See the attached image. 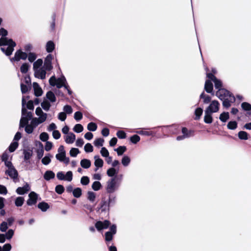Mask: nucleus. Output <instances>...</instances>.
Listing matches in <instances>:
<instances>
[{"label": "nucleus", "instance_id": "f257e3e1", "mask_svg": "<svg viewBox=\"0 0 251 251\" xmlns=\"http://www.w3.org/2000/svg\"><path fill=\"white\" fill-rule=\"evenodd\" d=\"M7 34L6 30L3 28L0 29V35L2 36L0 38V46H2L0 50L6 55L9 56L12 54L16 44L12 39L5 37Z\"/></svg>", "mask_w": 251, "mask_h": 251}, {"label": "nucleus", "instance_id": "f03ea898", "mask_svg": "<svg viewBox=\"0 0 251 251\" xmlns=\"http://www.w3.org/2000/svg\"><path fill=\"white\" fill-rule=\"evenodd\" d=\"M117 202V197L115 194H109L107 196H102L97 209L101 213H109L110 207L114 206Z\"/></svg>", "mask_w": 251, "mask_h": 251}, {"label": "nucleus", "instance_id": "7ed1b4c3", "mask_svg": "<svg viewBox=\"0 0 251 251\" xmlns=\"http://www.w3.org/2000/svg\"><path fill=\"white\" fill-rule=\"evenodd\" d=\"M216 96L223 100V106L227 108L231 105V103L235 101L234 96L225 89H219L216 92Z\"/></svg>", "mask_w": 251, "mask_h": 251}, {"label": "nucleus", "instance_id": "20e7f679", "mask_svg": "<svg viewBox=\"0 0 251 251\" xmlns=\"http://www.w3.org/2000/svg\"><path fill=\"white\" fill-rule=\"evenodd\" d=\"M50 84L52 86H56L58 88L64 87L67 88L68 83L64 76L62 75L60 77L56 78L54 75L52 76L49 79Z\"/></svg>", "mask_w": 251, "mask_h": 251}, {"label": "nucleus", "instance_id": "39448f33", "mask_svg": "<svg viewBox=\"0 0 251 251\" xmlns=\"http://www.w3.org/2000/svg\"><path fill=\"white\" fill-rule=\"evenodd\" d=\"M25 98H22V115L20 120V126H29L28 121L31 119L32 114L30 112H27L26 109L25 108Z\"/></svg>", "mask_w": 251, "mask_h": 251}, {"label": "nucleus", "instance_id": "423d86ee", "mask_svg": "<svg viewBox=\"0 0 251 251\" xmlns=\"http://www.w3.org/2000/svg\"><path fill=\"white\" fill-rule=\"evenodd\" d=\"M35 113L38 117L33 119L32 122L34 124L39 125L43 123L46 120L47 115L43 112L40 107H38L36 109Z\"/></svg>", "mask_w": 251, "mask_h": 251}, {"label": "nucleus", "instance_id": "0eeeda50", "mask_svg": "<svg viewBox=\"0 0 251 251\" xmlns=\"http://www.w3.org/2000/svg\"><path fill=\"white\" fill-rule=\"evenodd\" d=\"M182 135H178L176 137V140L180 141L185 138L193 136L195 134V131L194 129H188L185 126H183L181 129Z\"/></svg>", "mask_w": 251, "mask_h": 251}, {"label": "nucleus", "instance_id": "6e6552de", "mask_svg": "<svg viewBox=\"0 0 251 251\" xmlns=\"http://www.w3.org/2000/svg\"><path fill=\"white\" fill-rule=\"evenodd\" d=\"M117 189L116 178L112 177L107 182L106 192L109 194L113 193Z\"/></svg>", "mask_w": 251, "mask_h": 251}, {"label": "nucleus", "instance_id": "1a4fd4ad", "mask_svg": "<svg viewBox=\"0 0 251 251\" xmlns=\"http://www.w3.org/2000/svg\"><path fill=\"white\" fill-rule=\"evenodd\" d=\"M27 57V54L26 52L22 51L21 50H19L16 51L14 56L10 58L11 62L19 61L21 59L25 60Z\"/></svg>", "mask_w": 251, "mask_h": 251}, {"label": "nucleus", "instance_id": "9d476101", "mask_svg": "<svg viewBox=\"0 0 251 251\" xmlns=\"http://www.w3.org/2000/svg\"><path fill=\"white\" fill-rule=\"evenodd\" d=\"M219 102L217 100H214L211 101L205 110L207 111V112L211 113H216L219 111Z\"/></svg>", "mask_w": 251, "mask_h": 251}, {"label": "nucleus", "instance_id": "9b49d317", "mask_svg": "<svg viewBox=\"0 0 251 251\" xmlns=\"http://www.w3.org/2000/svg\"><path fill=\"white\" fill-rule=\"evenodd\" d=\"M207 77L210 79L211 80L213 81L215 84V87L216 89H222V81L220 80L217 79L212 73H207L206 74Z\"/></svg>", "mask_w": 251, "mask_h": 251}, {"label": "nucleus", "instance_id": "f8f14e48", "mask_svg": "<svg viewBox=\"0 0 251 251\" xmlns=\"http://www.w3.org/2000/svg\"><path fill=\"white\" fill-rule=\"evenodd\" d=\"M52 58V55L50 54H49L45 59L43 67L47 71H50L52 69L51 63Z\"/></svg>", "mask_w": 251, "mask_h": 251}, {"label": "nucleus", "instance_id": "ddd939ff", "mask_svg": "<svg viewBox=\"0 0 251 251\" xmlns=\"http://www.w3.org/2000/svg\"><path fill=\"white\" fill-rule=\"evenodd\" d=\"M29 199L26 201L28 206H31L36 203L38 199V195L34 192H31L28 195Z\"/></svg>", "mask_w": 251, "mask_h": 251}, {"label": "nucleus", "instance_id": "4468645a", "mask_svg": "<svg viewBox=\"0 0 251 251\" xmlns=\"http://www.w3.org/2000/svg\"><path fill=\"white\" fill-rule=\"evenodd\" d=\"M46 71L44 67L36 70L34 71V76L38 78L44 79L46 78Z\"/></svg>", "mask_w": 251, "mask_h": 251}, {"label": "nucleus", "instance_id": "2eb2a0df", "mask_svg": "<svg viewBox=\"0 0 251 251\" xmlns=\"http://www.w3.org/2000/svg\"><path fill=\"white\" fill-rule=\"evenodd\" d=\"M29 190V185L26 182L24 186L18 187L16 190V192L18 194L22 195L27 193Z\"/></svg>", "mask_w": 251, "mask_h": 251}, {"label": "nucleus", "instance_id": "dca6fc26", "mask_svg": "<svg viewBox=\"0 0 251 251\" xmlns=\"http://www.w3.org/2000/svg\"><path fill=\"white\" fill-rule=\"evenodd\" d=\"M136 133L145 136H153L155 135V132L152 131L149 128H141L136 131Z\"/></svg>", "mask_w": 251, "mask_h": 251}, {"label": "nucleus", "instance_id": "f3484780", "mask_svg": "<svg viewBox=\"0 0 251 251\" xmlns=\"http://www.w3.org/2000/svg\"><path fill=\"white\" fill-rule=\"evenodd\" d=\"M5 174H7L14 180L18 178V173L15 168L7 170L5 171Z\"/></svg>", "mask_w": 251, "mask_h": 251}, {"label": "nucleus", "instance_id": "a211bd4d", "mask_svg": "<svg viewBox=\"0 0 251 251\" xmlns=\"http://www.w3.org/2000/svg\"><path fill=\"white\" fill-rule=\"evenodd\" d=\"M94 165L96 167V168L95 169V171H97V170L100 168H101L103 166V161L102 159H101L99 155H95L94 156Z\"/></svg>", "mask_w": 251, "mask_h": 251}, {"label": "nucleus", "instance_id": "6ab92c4d", "mask_svg": "<svg viewBox=\"0 0 251 251\" xmlns=\"http://www.w3.org/2000/svg\"><path fill=\"white\" fill-rule=\"evenodd\" d=\"M39 148L36 150V152L37 153V158L38 160H40L43 158L44 153V146L42 143L41 142H39Z\"/></svg>", "mask_w": 251, "mask_h": 251}, {"label": "nucleus", "instance_id": "aec40b11", "mask_svg": "<svg viewBox=\"0 0 251 251\" xmlns=\"http://www.w3.org/2000/svg\"><path fill=\"white\" fill-rule=\"evenodd\" d=\"M211 80H206L205 82L204 89L206 92L212 93L213 92V86Z\"/></svg>", "mask_w": 251, "mask_h": 251}, {"label": "nucleus", "instance_id": "412c9836", "mask_svg": "<svg viewBox=\"0 0 251 251\" xmlns=\"http://www.w3.org/2000/svg\"><path fill=\"white\" fill-rule=\"evenodd\" d=\"M33 87L34 90V94L36 96L39 97L42 95V90L37 83L33 82Z\"/></svg>", "mask_w": 251, "mask_h": 251}, {"label": "nucleus", "instance_id": "4be33fe9", "mask_svg": "<svg viewBox=\"0 0 251 251\" xmlns=\"http://www.w3.org/2000/svg\"><path fill=\"white\" fill-rule=\"evenodd\" d=\"M24 159L25 161L29 160L33 155V151L32 150L27 149L24 150L23 151Z\"/></svg>", "mask_w": 251, "mask_h": 251}, {"label": "nucleus", "instance_id": "5701e85b", "mask_svg": "<svg viewBox=\"0 0 251 251\" xmlns=\"http://www.w3.org/2000/svg\"><path fill=\"white\" fill-rule=\"evenodd\" d=\"M54 177L55 174L53 171L50 170L46 171L44 175V178L47 181H49L51 179H53L54 178Z\"/></svg>", "mask_w": 251, "mask_h": 251}, {"label": "nucleus", "instance_id": "b1692460", "mask_svg": "<svg viewBox=\"0 0 251 251\" xmlns=\"http://www.w3.org/2000/svg\"><path fill=\"white\" fill-rule=\"evenodd\" d=\"M52 155L50 153H47L46 155L42 158L41 162L42 163L45 165H48L51 162V158Z\"/></svg>", "mask_w": 251, "mask_h": 251}, {"label": "nucleus", "instance_id": "393cba45", "mask_svg": "<svg viewBox=\"0 0 251 251\" xmlns=\"http://www.w3.org/2000/svg\"><path fill=\"white\" fill-rule=\"evenodd\" d=\"M119 172V170L112 167L108 169L107 171V175L110 177H117V175Z\"/></svg>", "mask_w": 251, "mask_h": 251}, {"label": "nucleus", "instance_id": "a878e982", "mask_svg": "<svg viewBox=\"0 0 251 251\" xmlns=\"http://www.w3.org/2000/svg\"><path fill=\"white\" fill-rule=\"evenodd\" d=\"M75 139V134L72 132H70L69 133V135L66 136L65 142L67 144H72L74 142Z\"/></svg>", "mask_w": 251, "mask_h": 251}, {"label": "nucleus", "instance_id": "bb28decb", "mask_svg": "<svg viewBox=\"0 0 251 251\" xmlns=\"http://www.w3.org/2000/svg\"><path fill=\"white\" fill-rule=\"evenodd\" d=\"M37 207L42 211L46 212L50 208V205L48 203L42 201L38 204Z\"/></svg>", "mask_w": 251, "mask_h": 251}, {"label": "nucleus", "instance_id": "cd10ccee", "mask_svg": "<svg viewBox=\"0 0 251 251\" xmlns=\"http://www.w3.org/2000/svg\"><path fill=\"white\" fill-rule=\"evenodd\" d=\"M55 48V45L52 41H48L46 45V51L49 52H51L53 51Z\"/></svg>", "mask_w": 251, "mask_h": 251}, {"label": "nucleus", "instance_id": "c85d7f7f", "mask_svg": "<svg viewBox=\"0 0 251 251\" xmlns=\"http://www.w3.org/2000/svg\"><path fill=\"white\" fill-rule=\"evenodd\" d=\"M91 162L90 160L87 159H83L80 161V165L84 169H88L90 167Z\"/></svg>", "mask_w": 251, "mask_h": 251}, {"label": "nucleus", "instance_id": "c756f323", "mask_svg": "<svg viewBox=\"0 0 251 251\" xmlns=\"http://www.w3.org/2000/svg\"><path fill=\"white\" fill-rule=\"evenodd\" d=\"M43 60L42 59H38L35 61L33 64V71L42 68L41 66L43 65Z\"/></svg>", "mask_w": 251, "mask_h": 251}, {"label": "nucleus", "instance_id": "7c9ffc66", "mask_svg": "<svg viewBox=\"0 0 251 251\" xmlns=\"http://www.w3.org/2000/svg\"><path fill=\"white\" fill-rule=\"evenodd\" d=\"M126 147L125 146H120L114 151L117 152L118 156H121L126 151Z\"/></svg>", "mask_w": 251, "mask_h": 251}, {"label": "nucleus", "instance_id": "2f4dec72", "mask_svg": "<svg viewBox=\"0 0 251 251\" xmlns=\"http://www.w3.org/2000/svg\"><path fill=\"white\" fill-rule=\"evenodd\" d=\"M238 138L240 140H247L249 139V134L244 131H240L238 133Z\"/></svg>", "mask_w": 251, "mask_h": 251}, {"label": "nucleus", "instance_id": "473e14b6", "mask_svg": "<svg viewBox=\"0 0 251 251\" xmlns=\"http://www.w3.org/2000/svg\"><path fill=\"white\" fill-rule=\"evenodd\" d=\"M19 144L17 141H13L8 147V150L10 152H14L18 147Z\"/></svg>", "mask_w": 251, "mask_h": 251}, {"label": "nucleus", "instance_id": "72a5a7b5", "mask_svg": "<svg viewBox=\"0 0 251 251\" xmlns=\"http://www.w3.org/2000/svg\"><path fill=\"white\" fill-rule=\"evenodd\" d=\"M211 114L210 112H207V111H205V116L204 118V120L205 123L206 124H210L212 121V118L211 116Z\"/></svg>", "mask_w": 251, "mask_h": 251}, {"label": "nucleus", "instance_id": "f704fd0d", "mask_svg": "<svg viewBox=\"0 0 251 251\" xmlns=\"http://www.w3.org/2000/svg\"><path fill=\"white\" fill-rule=\"evenodd\" d=\"M73 194L74 197L78 198L82 195V190L79 187L75 188L73 191Z\"/></svg>", "mask_w": 251, "mask_h": 251}, {"label": "nucleus", "instance_id": "c9c22d12", "mask_svg": "<svg viewBox=\"0 0 251 251\" xmlns=\"http://www.w3.org/2000/svg\"><path fill=\"white\" fill-rule=\"evenodd\" d=\"M46 98L51 102H54L56 100L55 96L54 93L51 91H49L47 93Z\"/></svg>", "mask_w": 251, "mask_h": 251}, {"label": "nucleus", "instance_id": "e433bc0d", "mask_svg": "<svg viewBox=\"0 0 251 251\" xmlns=\"http://www.w3.org/2000/svg\"><path fill=\"white\" fill-rule=\"evenodd\" d=\"M102 186L100 182L99 181H95L92 185V188L96 191H99L101 188Z\"/></svg>", "mask_w": 251, "mask_h": 251}, {"label": "nucleus", "instance_id": "4c0bfd02", "mask_svg": "<svg viewBox=\"0 0 251 251\" xmlns=\"http://www.w3.org/2000/svg\"><path fill=\"white\" fill-rule=\"evenodd\" d=\"M24 198L22 197H17L15 201V205L17 207L22 206L24 202Z\"/></svg>", "mask_w": 251, "mask_h": 251}, {"label": "nucleus", "instance_id": "58836bf2", "mask_svg": "<svg viewBox=\"0 0 251 251\" xmlns=\"http://www.w3.org/2000/svg\"><path fill=\"white\" fill-rule=\"evenodd\" d=\"M140 140V137L137 134H134L129 138V141L133 144H136Z\"/></svg>", "mask_w": 251, "mask_h": 251}, {"label": "nucleus", "instance_id": "ea45409f", "mask_svg": "<svg viewBox=\"0 0 251 251\" xmlns=\"http://www.w3.org/2000/svg\"><path fill=\"white\" fill-rule=\"evenodd\" d=\"M130 162V158L127 155H124L122 159V163L125 167L127 166Z\"/></svg>", "mask_w": 251, "mask_h": 251}, {"label": "nucleus", "instance_id": "a19ab883", "mask_svg": "<svg viewBox=\"0 0 251 251\" xmlns=\"http://www.w3.org/2000/svg\"><path fill=\"white\" fill-rule=\"evenodd\" d=\"M42 107L45 111H48L49 110L50 104V103L47 100H45L41 104Z\"/></svg>", "mask_w": 251, "mask_h": 251}, {"label": "nucleus", "instance_id": "79ce46f5", "mask_svg": "<svg viewBox=\"0 0 251 251\" xmlns=\"http://www.w3.org/2000/svg\"><path fill=\"white\" fill-rule=\"evenodd\" d=\"M87 199L91 202H94L96 199V194L92 191H89L87 193Z\"/></svg>", "mask_w": 251, "mask_h": 251}, {"label": "nucleus", "instance_id": "37998d69", "mask_svg": "<svg viewBox=\"0 0 251 251\" xmlns=\"http://www.w3.org/2000/svg\"><path fill=\"white\" fill-rule=\"evenodd\" d=\"M55 190L58 194L61 195L64 193L65 188L62 185L59 184L56 186Z\"/></svg>", "mask_w": 251, "mask_h": 251}, {"label": "nucleus", "instance_id": "c03bdc74", "mask_svg": "<svg viewBox=\"0 0 251 251\" xmlns=\"http://www.w3.org/2000/svg\"><path fill=\"white\" fill-rule=\"evenodd\" d=\"M29 65L28 63H25L22 64L20 68L21 72L23 74H25L28 71Z\"/></svg>", "mask_w": 251, "mask_h": 251}, {"label": "nucleus", "instance_id": "a18cd8bd", "mask_svg": "<svg viewBox=\"0 0 251 251\" xmlns=\"http://www.w3.org/2000/svg\"><path fill=\"white\" fill-rule=\"evenodd\" d=\"M14 234V230H13L12 229H9L6 232V233L4 234V236H5L7 240H10L13 236Z\"/></svg>", "mask_w": 251, "mask_h": 251}, {"label": "nucleus", "instance_id": "49530a36", "mask_svg": "<svg viewBox=\"0 0 251 251\" xmlns=\"http://www.w3.org/2000/svg\"><path fill=\"white\" fill-rule=\"evenodd\" d=\"M80 151L77 148H72L70 151V155L72 157H76Z\"/></svg>", "mask_w": 251, "mask_h": 251}, {"label": "nucleus", "instance_id": "de8ad7c7", "mask_svg": "<svg viewBox=\"0 0 251 251\" xmlns=\"http://www.w3.org/2000/svg\"><path fill=\"white\" fill-rule=\"evenodd\" d=\"M117 137L121 139H124L126 138V133L123 130H118L116 133Z\"/></svg>", "mask_w": 251, "mask_h": 251}, {"label": "nucleus", "instance_id": "09e8293b", "mask_svg": "<svg viewBox=\"0 0 251 251\" xmlns=\"http://www.w3.org/2000/svg\"><path fill=\"white\" fill-rule=\"evenodd\" d=\"M200 98L201 99H203V102L204 103H209L211 100V98L208 96H206L204 94V92H202L201 95H200Z\"/></svg>", "mask_w": 251, "mask_h": 251}, {"label": "nucleus", "instance_id": "8fccbe9b", "mask_svg": "<svg viewBox=\"0 0 251 251\" xmlns=\"http://www.w3.org/2000/svg\"><path fill=\"white\" fill-rule=\"evenodd\" d=\"M221 121L223 122H226L229 118V114L228 112H223L222 113L219 117Z\"/></svg>", "mask_w": 251, "mask_h": 251}, {"label": "nucleus", "instance_id": "3c124183", "mask_svg": "<svg viewBox=\"0 0 251 251\" xmlns=\"http://www.w3.org/2000/svg\"><path fill=\"white\" fill-rule=\"evenodd\" d=\"M104 141L103 139L99 138L96 139L95 140L94 144L95 146L96 147H101L103 146Z\"/></svg>", "mask_w": 251, "mask_h": 251}, {"label": "nucleus", "instance_id": "603ef678", "mask_svg": "<svg viewBox=\"0 0 251 251\" xmlns=\"http://www.w3.org/2000/svg\"><path fill=\"white\" fill-rule=\"evenodd\" d=\"M49 135L47 132H42L40 135V139L42 142H47L49 139Z\"/></svg>", "mask_w": 251, "mask_h": 251}, {"label": "nucleus", "instance_id": "864d4df0", "mask_svg": "<svg viewBox=\"0 0 251 251\" xmlns=\"http://www.w3.org/2000/svg\"><path fill=\"white\" fill-rule=\"evenodd\" d=\"M84 149L86 152H91L93 151V147L90 143H87L84 146Z\"/></svg>", "mask_w": 251, "mask_h": 251}, {"label": "nucleus", "instance_id": "5fc2aeb1", "mask_svg": "<svg viewBox=\"0 0 251 251\" xmlns=\"http://www.w3.org/2000/svg\"><path fill=\"white\" fill-rule=\"evenodd\" d=\"M73 179V173L72 171H68L65 175V180L69 182L71 181Z\"/></svg>", "mask_w": 251, "mask_h": 251}, {"label": "nucleus", "instance_id": "6e6d98bb", "mask_svg": "<svg viewBox=\"0 0 251 251\" xmlns=\"http://www.w3.org/2000/svg\"><path fill=\"white\" fill-rule=\"evenodd\" d=\"M90 179L89 177L87 176H83L80 180V183L83 185H87L89 184Z\"/></svg>", "mask_w": 251, "mask_h": 251}, {"label": "nucleus", "instance_id": "4d7b16f0", "mask_svg": "<svg viewBox=\"0 0 251 251\" xmlns=\"http://www.w3.org/2000/svg\"><path fill=\"white\" fill-rule=\"evenodd\" d=\"M28 60L30 62H33L37 58V55L35 53L29 52L27 55Z\"/></svg>", "mask_w": 251, "mask_h": 251}, {"label": "nucleus", "instance_id": "13d9d810", "mask_svg": "<svg viewBox=\"0 0 251 251\" xmlns=\"http://www.w3.org/2000/svg\"><path fill=\"white\" fill-rule=\"evenodd\" d=\"M203 112V110L201 108L199 107L197 108L195 111V114L196 116V119H198L200 118V116L201 115Z\"/></svg>", "mask_w": 251, "mask_h": 251}, {"label": "nucleus", "instance_id": "bf43d9fd", "mask_svg": "<svg viewBox=\"0 0 251 251\" xmlns=\"http://www.w3.org/2000/svg\"><path fill=\"white\" fill-rule=\"evenodd\" d=\"M114 234L110 232H106L105 233V240L107 242L111 241L113 239Z\"/></svg>", "mask_w": 251, "mask_h": 251}, {"label": "nucleus", "instance_id": "052dcab7", "mask_svg": "<svg viewBox=\"0 0 251 251\" xmlns=\"http://www.w3.org/2000/svg\"><path fill=\"white\" fill-rule=\"evenodd\" d=\"M100 152L103 157H108L109 153L107 149L105 147H102Z\"/></svg>", "mask_w": 251, "mask_h": 251}, {"label": "nucleus", "instance_id": "680f3d73", "mask_svg": "<svg viewBox=\"0 0 251 251\" xmlns=\"http://www.w3.org/2000/svg\"><path fill=\"white\" fill-rule=\"evenodd\" d=\"M7 228V223L6 222H2L0 225V230L1 232H5Z\"/></svg>", "mask_w": 251, "mask_h": 251}, {"label": "nucleus", "instance_id": "e2e57ef3", "mask_svg": "<svg viewBox=\"0 0 251 251\" xmlns=\"http://www.w3.org/2000/svg\"><path fill=\"white\" fill-rule=\"evenodd\" d=\"M36 127V126H19V128L21 129V127H25V131L27 133L30 134L33 132Z\"/></svg>", "mask_w": 251, "mask_h": 251}, {"label": "nucleus", "instance_id": "0e129e2a", "mask_svg": "<svg viewBox=\"0 0 251 251\" xmlns=\"http://www.w3.org/2000/svg\"><path fill=\"white\" fill-rule=\"evenodd\" d=\"M52 136L55 139H58L60 138L61 134L57 130H53L52 132Z\"/></svg>", "mask_w": 251, "mask_h": 251}, {"label": "nucleus", "instance_id": "69168bd1", "mask_svg": "<svg viewBox=\"0 0 251 251\" xmlns=\"http://www.w3.org/2000/svg\"><path fill=\"white\" fill-rule=\"evenodd\" d=\"M63 110L64 111V112H65L66 114H71L73 112L71 106L68 105H65L63 108Z\"/></svg>", "mask_w": 251, "mask_h": 251}, {"label": "nucleus", "instance_id": "338daca9", "mask_svg": "<svg viewBox=\"0 0 251 251\" xmlns=\"http://www.w3.org/2000/svg\"><path fill=\"white\" fill-rule=\"evenodd\" d=\"M241 106L242 108L245 110H249L251 109V105L247 102H243L242 103Z\"/></svg>", "mask_w": 251, "mask_h": 251}, {"label": "nucleus", "instance_id": "774afa93", "mask_svg": "<svg viewBox=\"0 0 251 251\" xmlns=\"http://www.w3.org/2000/svg\"><path fill=\"white\" fill-rule=\"evenodd\" d=\"M12 246L10 243H7L3 245L2 249V251H10Z\"/></svg>", "mask_w": 251, "mask_h": 251}]
</instances>
